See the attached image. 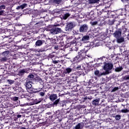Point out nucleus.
<instances>
[{"label":"nucleus","instance_id":"79ce46f5","mask_svg":"<svg viewBox=\"0 0 129 129\" xmlns=\"http://www.w3.org/2000/svg\"><path fill=\"white\" fill-rule=\"evenodd\" d=\"M54 14H60L61 13V10L60 9H56L53 10Z\"/></svg>","mask_w":129,"mask_h":129},{"label":"nucleus","instance_id":"9b49d317","mask_svg":"<svg viewBox=\"0 0 129 129\" xmlns=\"http://www.w3.org/2000/svg\"><path fill=\"white\" fill-rule=\"evenodd\" d=\"M57 96L56 94H48V98L51 101H55L57 99Z\"/></svg>","mask_w":129,"mask_h":129},{"label":"nucleus","instance_id":"bb28decb","mask_svg":"<svg viewBox=\"0 0 129 129\" xmlns=\"http://www.w3.org/2000/svg\"><path fill=\"white\" fill-rule=\"evenodd\" d=\"M31 91H32L33 93H38V92H40V91H42V88H39V89L32 88L31 90Z\"/></svg>","mask_w":129,"mask_h":129},{"label":"nucleus","instance_id":"de8ad7c7","mask_svg":"<svg viewBox=\"0 0 129 129\" xmlns=\"http://www.w3.org/2000/svg\"><path fill=\"white\" fill-rule=\"evenodd\" d=\"M76 60H78V58L77 57V56L76 57H74L73 59L71 60V62H75Z\"/></svg>","mask_w":129,"mask_h":129},{"label":"nucleus","instance_id":"dca6fc26","mask_svg":"<svg viewBox=\"0 0 129 129\" xmlns=\"http://www.w3.org/2000/svg\"><path fill=\"white\" fill-rule=\"evenodd\" d=\"M73 71V69L71 68H67L63 71V74H70Z\"/></svg>","mask_w":129,"mask_h":129},{"label":"nucleus","instance_id":"ea45409f","mask_svg":"<svg viewBox=\"0 0 129 129\" xmlns=\"http://www.w3.org/2000/svg\"><path fill=\"white\" fill-rule=\"evenodd\" d=\"M22 97H24L25 98H28V97H31V94L26 93L22 95Z\"/></svg>","mask_w":129,"mask_h":129},{"label":"nucleus","instance_id":"a878e982","mask_svg":"<svg viewBox=\"0 0 129 129\" xmlns=\"http://www.w3.org/2000/svg\"><path fill=\"white\" fill-rule=\"evenodd\" d=\"M89 17L90 20H94L95 19V16H94V12L93 11H91L89 14Z\"/></svg>","mask_w":129,"mask_h":129},{"label":"nucleus","instance_id":"c9c22d12","mask_svg":"<svg viewBox=\"0 0 129 129\" xmlns=\"http://www.w3.org/2000/svg\"><path fill=\"white\" fill-rule=\"evenodd\" d=\"M71 14L69 13H66L65 14H63V15H62V19L63 20H67V19L68 18H69V17H70Z\"/></svg>","mask_w":129,"mask_h":129},{"label":"nucleus","instance_id":"412c9836","mask_svg":"<svg viewBox=\"0 0 129 129\" xmlns=\"http://www.w3.org/2000/svg\"><path fill=\"white\" fill-rule=\"evenodd\" d=\"M94 80L93 79H90L88 83L89 88H91V87H94Z\"/></svg>","mask_w":129,"mask_h":129},{"label":"nucleus","instance_id":"ddd939ff","mask_svg":"<svg viewBox=\"0 0 129 129\" xmlns=\"http://www.w3.org/2000/svg\"><path fill=\"white\" fill-rule=\"evenodd\" d=\"M89 39H90L89 36L85 35L82 37V39H80V41H81V42H82L83 43H87L88 41L89 40Z\"/></svg>","mask_w":129,"mask_h":129},{"label":"nucleus","instance_id":"f3484780","mask_svg":"<svg viewBox=\"0 0 129 129\" xmlns=\"http://www.w3.org/2000/svg\"><path fill=\"white\" fill-rule=\"evenodd\" d=\"M76 73H75L74 75L73 74L70 77V79L72 81V82H77V76L75 74Z\"/></svg>","mask_w":129,"mask_h":129},{"label":"nucleus","instance_id":"e433bc0d","mask_svg":"<svg viewBox=\"0 0 129 129\" xmlns=\"http://www.w3.org/2000/svg\"><path fill=\"white\" fill-rule=\"evenodd\" d=\"M123 69V68L122 67H119L115 69V72H120V71H121Z\"/></svg>","mask_w":129,"mask_h":129},{"label":"nucleus","instance_id":"c03bdc74","mask_svg":"<svg viewBox=\"0 0 129 129\" xmlns=\"http://www.w3.org/2000/svg\"><path fill=\"white\" fill-rule=\"evenodd\" d=\"M121 112L123 113H127V112H129V110L127 109H124L121 110Z\"/></svg>","mask_w":129,"mask_h":129},{"label":"nucleus","instance_id":"2eb2a0df","mask_svg":"<svg viewBox=\"0 0 129 129\" xmlns=\"http://www.w3.org/2000/svg\"><path fill=\"white\" fill-rule=\"evenodd\" d=\"M42 100H43V99L42 98L35 99L32 100L31 105H33V104H38V103H40Z\"/></svg>","mask_w":129,"mask_h":129},{"label":"nucleus","instance_id":"f03ea898","mask_svg":"<svg viewBox=\"0 0 129 129\" xmlns=\"http://www.w3.org/2000/svg\"><path fill=\"white\" fill-rule=\"evenodd\" d=\"M89 47L85 46L84 49H82L78 53L77 58H78V61H82L83 59L86 58V53L88 51V48Z\"/></svg>","mask_w":129,"mask_h":129},{"label":"nucleus","instance_id":"1a4fd4ad","mask_svg":"<svg viewBox=\"0 0 129 129\" xmlns=\"http://www.w3.org/2000/svg\"><path fill=\"white\" fill-rule=\"evenodd\" d=\"M122 30H123V29H118L113 34L114 37H115L116 39H118V38L121 37V32H122Z\"/></svg>","mask_w":129,"mask_h":129},{"label":"nucleus","instance_id":"39448f33","mask_svg":"<svg viewBox=\"0 0 129 129\" xmlns=\"http://www.w3.org/2000/svg\"><path fill=\"white\" fill-rule=\"evenodd\" d=\"M32 82V81H30L29 80H25L24 86L25 87L26 90H32L33 89Z\"/></svg>","mask_w":129,"mask_h":129},{"label":"nucleus","instance_id":"13d9d810","mask_svg":"<svg viewBox=\"0 0 129 129\" xmlns=\"http://www.w3.org/2000/svg\"><path fill=\"white\" fill-rule=\"evenodd\" d=\"M21 89H22V88H18V89L16 91V93H19L21 92Z\"/></svg>","mask_w":129,"mask_h":129},{"label":"nucleus","instance_id":"37998d69","mask_svg":"<svg viewBox=\"0 0 129 129\" xmlns=\"http://www.w3.org/2000/svg\"><path fill=\"white\" fill-rule=\"evenodd\" d=\"M61 2H62V0H54L53 1L54 4H56L57 5H60V4H61Z\"/></svg>","mask_w":129,"mask_h":129},{"label":"nucleus","instance_id":"09e8293b","mask_svg":"<svg viewBox=\"0 0 129 129\" xmlns=\"http://www.w3.org/2000/svg\"><path fill=\"white\" fill-rule=\"evenodd\" d=\"M7 81L9 84H13V83H15V81L12 80H8Z\"/></svg>","mask_w":129,"mask_h":129},{"label":"nucleus","instance_id":"338daca9","mask_svg":"<svg viewBox=\"0 0 129 129\" xmlns=\"http://www.w3.org/2000/svg\"><path fill=\"white\" fill-rule=\"evenodd\" d=\"M66 111H65V114H67V113H69V112H70V111H68L67 110H65Z\"/></svg>","mask_w":129,"mask_h":129},{"label":"nucleus","instance_id":"c756f323","mask_svg":"<svg viewBox=\"0 0 129 129\" xmlns=\"http://www.w3.org/2000/svg\"><path fill=\"white\" fill-rule=\"evenodd\" d=\"M76 129H81L83 128V123H79L75 126Z\"/></svg>","mask_w":129,"mask_h":129},{"label":"nucleus","instance_id":"4c0bfd02","mask_svg":"<svg viewBox=\"0 0 129 129\" xmlns=\"http://www.w3.org/2000/svg\"><path fill=\"white\" fill-rule=\"evenodd\" d=\"M45 94H46V92L44 91H43L42 92L41 91L39 92L38 94L39 96H41V97H44V96H45Z\"/></svg>","mask_w":129,"mask_h":129},{"label":"nucleus","instance_id":"9d476101","mask_svg":"<svg viewBox=\"0 0 129 129\" xmlns=\"http://www.w3.org/2000/svg\"><path fill=\"white\" fill-rule=\"evenodd\" d=\"M102 13H107L108 15H111V16H114V15L111 14L113 12L109 10V7H105L104 9H102Z\"/></svg>","mask_w":129,"mask_h":129},{"label":"nucleus","instance_id":"4be33fe9","mask_svg":"<svg viewBox=\"0 0 129 129\" xmlns=\"http://www.w3.org/2000/svg\"><path fill=\"white\" fill-rule=\"evenodd\" d=\"M44 43H45V40H38L35 43V46H42Z\"/></svg>","mask_w":129,"mask_h":129},{"label":"nucleus","instance_id":"72a5a7b5","mask_svg":"<svg viewBox=\"0 0 129 129\" xmlns=\"http://www.w3.org/2000/svg\"><path fill=\"white\" fill-rule=\"evenodd\" d=\"M86 56L89 57L88 59L90 61V63H93V61H94V58H92V56H91V55H90V54H86Z\"/></svg>","mask_w":129,"mask_h":129},{"label":"nucleus","instance_id":"393cba45","mask_svg":"<svg viewBox=\"0 0 129 129\" xmlns=\"http://www.w3.org/2000/svg\"><path fill=\"white\" fill-rule=\"evenodd\" d=\"M100 0H88L89 5H94V4H98Z\"/></svg>","mask_w":129,"mask_h":129},{"label":"nucleus","instance_id":"680f3d73","mask_svg":"<svg viewBox=\"0 0 129 129\" xmlns=\"http://www.w3.org/2000/svg\"><path fill=\"white\" fill-rule=\"evenodd\" d=\"M4 12H5V11H4V10L1 11H0V16H2L4 14Z\"/></svg>","mask_w":129,"mask_h":129},{"label":"nucleus","instance_id":"4468645a","mask_svg":"<svg viewBox=\"0 0 129 129\" xmlns=\"http://www.w3.org/2000/svg\"><path fill=\"white\" fill-rule=\"evenodd\" d=\"M99 101H100V98H99L94 99L92 102V104L95 105V106H97V105H99Z\"/></svg>","mask_w":129,"mask_h":129},{"label":"nucleus","instance_id":"052dcab7","mask_svg":"<svg viewBox=\"0 0 129 129\" xmlns=\"http://www.w3.org/2000/svg\"><path fill=\"white\" fill-rule=\"evenodd\" d=\"M13 89H14V90H15V91H16V92H17V90L18 89H19V87H14V88H13Z\"/></svg>","mask_w":129,"mask_h":129},{"label":"nucleus","instance_id":"6ab92c4d","mask_svg":"<svg viewBox=\"0 0 129 129\" xmlns=\"http://www.w3.org/2000/svg\"><path fill=\"white\" fill-rule=\"evenodd\" d=\"M25 73H27V70L26 69L20 70L18 72V76L20 77L24 76Z\"/></svg>","mask_w":129,"mask_h":129},{"label":"nucleus","instance_id":"f8f14e48","mask_svg":"<svg viewBox=\"0 0 129 129\" xmlns=\"http://www.w3.org/2000/svg\"><path fill=\"white\" fill-rule=\"evenodd\" d=\"M94 74L96 76H97V77H101V76H103L105 75V74H104V72H100L99 70H96L94 71Z\"/></svg>","mask_w":129,"mask_h":129},{"label":"nucleus","instance_id":"58836bf2","mask_svg":"<svg viewBox=\"0 0 129 129\" xmlns=\"http://www.w3.org/2000/svg\"><path fill=\"white\" fill-rule=\"evenodd\" d=\"M53 105H54V104L48 103V104L44 105V106L45 107H46V108H51Z\"/></svg>","mask_w":129,"mask_h":129},{"label":"nucleus","instance_id":"5fc2aeb1","mask_svg":"<svg viewBox=\"0 0 129 129\" xmlns=\"http://www.w3.org/2000/svg\"><path fill=\"white\" fill-rule=\"evenodd\" d=\"M6 9V6L5 5H1L0 6V10H5Z\"/></svg>","mask_w":129,"mask_h":129},{"label":"nucleus","instance_id":"a18cd8bd","mask_svg":"<svg viewBox=\"0 0 129 129\" xmlns=\"http://www.w3.org/2000/svg\"><path fill=\"white\" fill-rule=\"evenodd\" d=\"M7 60H8V57H5V56H4V57H2L1 59V62H6V61H7Z\"/></svg>","mask_w":129,"mask_h":129},{"label":"nucleus","instance_id":"a211bd4d","mask_svg":"<svg viewBox=\"0 0 129 129\" xmlns=\"http://www.w3.org/2000/svg\"><path fill=\"white\" fill-rule=\"evenodd\" d=\"M55 115L57 118H61L62 117V115H63V112L60 110H58L56 111Z\"/></svg>","mask_w":129,"mask_h":129},{"label":"nucleus","instance_id":"c85d7f7f","mask_svg":"<svg viewBox=\"0 0 129 129\" xmlns=\"http://www.w3.org/2000/svg\"><path fill=\"white\" fill-rule=\"evenodd\" d=\"M23 13L25 15H30V14H32V10L30 9H27L23 11Z\"/></svg>","mask_w":129,"mask_h":129},{"label":"nucleus","instance_id":"e2e57ef3","mask_svg":"<svg viewBox=\"0 0 129 129\" xmlns=\"http://www.w3.org/2000/svg\"><path fill=\"white\" fill-rule=\"evenodd\" d=\"M51 129H58V126L56 125V126H54L52 128H51Z\"/></svg>","mask_w":129,"mask_h":129},{"label":"nucleus","instance_id":"423d86ee","mask_svg":"<svg viewBox=\"0 0 129 129\" xmlns=\"http://www.w3.org/2000/svg\"><path fill=\"white\" fill-rule=\"evenodd\" d=\"M74 27H75V24H74V22H69L67 24L65 30L66 32H70Z\"/></svg>","mask_w":129,"mask_h":129},{"label":"nucleus","instance_id":"473e14b6","mask_svg":"<svg viewBox=\"0 0 129 129\" xmlns=\"http://www.w3.org/2000/svg\"><path fill=\"white\" fill-rule=\"evenodd\" d=\"M117 39V43L120 44V43H122V42H124V38L123 37H120Z\"/></svg>","mask_w":129,"mask_h":129},{"label":"nucleus","instance_id":"cd10ccee","mask_svg":"<svg viewBox=\"0 0 129 129\" xmlns=\"http://www.w3.org/2000/svg\"><path fill=\"white\" fill-rule=\"evenodd\" d=\"M46 117H47L48 118H50L52 119L53 118V117H54V115L52 114V113L50 112H47L46 113Z\"/></svg>","mask_w":129,"mask_h":129},{"label":"nucleus","instance_id":"2f4dec72","mask_svg":"<svg viewBox=\"0 0 129 129\" xmlns=\"http://www.w3.org/2000/svg\"><path fill=\"white\" fill-rule=\"evenodd\" d=\"M81 39V37H78L77 38H76V37H75V39H74L73 41H72L71 42V44H72V45H74V44H76V45H77V40Z\"/></svg>","mask_w":129,"mask_h":129},{"label":"nucleus","instance_id":"864d4df0","mask_svg":"<svg viewBox=\"0 0 129 129\" xmlns=\"http://www.w3.org/2000/svg\"><path fill=\"white\" fill-rule=\"evenodd\" d=\"M76 69L77 70H80L81 69V65H78L76 67Z\"/></svg>","mask_w":129,"mask_h":129},{"label":"nucleus","instance_id":"7c9ffc66","mask_svg":"<svg viewBox=\"0 0 129 129\" xmlns=\"http://www.w3.org/2000/svg\"><path fill=\"white\" fill-rule=\"evenodd\" d=\"M34 81L35 82H39V83H42V82H43L42 79L39 77H35L34 78Z\"/></svg>","mask_w":129,"mask_h":129},{"label":"nucleus","instance_id":"0e129e2a","mask_svg":"<svg viewBox=\"0 0 129 129\" xmlns=\"http://www.w3.org/2000/svg\"><path fill=\"white\" fill-rule=\"evenodd\" d=\"M20 117H22V115L18 114L17 115L16 118H20Z\"/></svg>","mask_w":129,"mask_h":129},{"label":"nucleus","instance_id":"69168bd1","mask_svg":"<svg viewBox=\"0 0 129 129\" xmlns=\"http://www.w3.org/2000/svg\"><path fill=\"white\" fill-rule=\"evenodd\" d=\"M58 48H59V46H58V45L55 46L54 47V50H58Z\"/></svg>","mask_w":129,"mask_h":129},{"label":"nucleus","instance_id":"b1692460","mask_svg":"<svg viewBox=\"0 0 129 129\" xmlns=\"http://www.w3.org/2000/svg\"><path fill=\"white\" fill-rule=\"evenodd\" d=\"M34 78H35V76L32 74H30L25 80H30V81H32Z\"/></svg>","mask_w":129,"mask_h":129},{"label":"nucleus","instance_id":"603ef678","mask_svg":"<svg viewBox=\"0 0 129 129\" xmlns=\"http://www.w3.org/2000/svg\"><path fill=\"white\" fill-rule=\"evenodd\" d=\"M36 25H38V27H41V26H42V23H41V22H37V23H36L35 24V26H36Z\"/></svg>","mask_w":129,"mask_h":129},{"label":"nucleus","instance_id":"49530a36","mask_svg":"<svg viewBox=\"0 0 129 129\" xmlns=\"http://www.w3.org/2000/svg\"><path fill=\"white\" fill-rule=\"evenodd\" d=\"M115 118L116 120H119L120 119V115H115Z\"/></svg>","mask_w":129,"mask_h":129},{"label":"nucleus","instance_id":"6e6d98bb","mask_svg":"<svg viewBox=\"0 0 129 129\" xmlns=\"http://www.w3.org/2000/svg\"><path fill=\"white\" fill-rule=\"evenodd\" d=\"M123 79H124V80H129V75L124 77Z\"/></svg>","mask_w":129,"mask_h":129},{"label":"nucleus","instance_id":"f704fd0d","mask_svg":"<svg viewBox=\"0 0 129 129\" xmlns=\"http://www.w3.org/2000/svg\"><path fill=\"white\" fill-rule=\"evenodd\" d=\"M9 54H10V51L6 50L2 53V55L4 56V57H6L7 58Z\"/></svg>","mask_w":129,"mask_h":129},{"label":"nucleus","instance_id":"bf43d9fd","mask_svg":"<svg viewBox=\"0 0 129 129\" xmlns=\"http://www.w3.org/2000/svg\"><path fill=\"white\" fill-rule=\"evenodd\" d=\"M102 13H103V12H102H102L100 11H98L97 14H98V15H99V16H100V15H101V14H102Z\"/></svg>","mask_w":129,"mask_h":129},{"label":"nucleus","instance_id":"3c124183","mask_svg":"<svg viewBox=\"0 0 129 129\" xmlns=\"http://www.w3.org/2000/svg\"><path fill=\"white\" fill-rule=\"evenodd\" d=\"M12 99L14 101H17V100H19V97H13L12 98Z\"/></svg>","mask_w":129,"mask_h":129},{"label":"nucleus","instance_id":"4d7b16f0","mask_svg":"<svg viewBox=\"0 0 129 129\" xmlns=\"http://www.w3.org/2000/svg\"><path fill=\"white\" fill-rule=\"evenodd\" d=\"M118 89V87H114L113 89H112V92H114V91H116V90H117Z\"/></svg>","mask_w":129,"mask_h":129},{"label":"nucleus","instance_id":"7ed1b4c3","mask_svg":"<svg viewBox=\"0 0 129 129\" xmlns=\"http://www.w3.org/2000/svg\"><path fill=\"white\" fill-rule=\"evenodd\" d=\"M47 30L49 31L50 34L53 35H56V34H59L62 32V29L60 28H58L56 26L52 27V25H49L47 27Z\"/></svg>","mask_w":129,"mask_h":129},{"label":"nucleus","instance_id":"8fccbe9b","mask_svg":"<svg viewBox=\"0 0 129 129\" xmlns=\"http://www.w3.org/2000/svg\"><path fill=\"white\" fill-rule=\"evenodd\" d=\"M89 99L90 100H91L92 99V97L91 96H89L88 97H85V99H83V101H85V99Z\"/></svg>","mask_w":129,"mask_h":129},{"label":"nucleus","instance_id":"6e6552de","mask_svg":"<svg viewBox=\"0 0 129 129\" xmlns=\"http://www.w3.org/2000/svg\"><path fill=\"white\" fill-rule=\"evenodd\" d=\"M88 25L87 24H83L81 25L79 28L80 33H86L88 31Z\"/></svg>","mask_w":129,"mask_h":129},{"label":"nucleus","instance_id":"20e7f679","mask_svg":"<svg viewBox=\"0 0 129 129\" xmlns=\"http://www.w3.org/2000/svg\"><path fill=\"white\" fill-rule=\"evenodd\" d=\"M53 105H57L58 104V106L60 107H64V106H66V103L64 101H60V98H58L54 101L53 103Z\"/></svg>","mask_w":129,"mask_h":129},{"label":"nucleus","instance_id":"aec40b11","mask_svg":"<svg viewBox=\"0 0 129 129\" xmlns=\"http://www.w3.org/2000/svg\"><path fill=\"white\" fill-rule=\"evenodd\" d=\"M52 62L54 64H58L59 66H61L62 64H64V60H52Z\"/></svg>","mask_w":129,"mask_h":129},{"label":"nucleus","instance_id":"774afa93","mask_svg":"<svg viewBox=\"0 0 129 129\" xmlns=\"http://www.w3.org/2000/svg\"><path fill=\"white\" fill-rule=\"evenodd\" d=\"M58 96H59V97L61 96V97H62V96H64V94H59Z\"/></svg>","mask_w":129,"mask_h":129},{"label":"nucleus","instance_id":"a19ab883","mask_svg":"<svg viewBox=\"0 0 129 129\" xmlns=\"http://www.w3.org/2000/svg\"><path fill=\"white\" fill-rule=\"evenodd\" d=\"M98 23V22L97 21H94V22H91L90 23V25H91V26H96V25H97V24Z\"/></svg>","mask_w":129,"mask_h":129},{"label":"nucleus","instance_id":"0eeeda50","mask_svg":"<svg viewBox=\"0 0 129 129\" xmlns=\"http://www.w3.org/2000/svg\"><path fill=\"white\" fill-rule=\"evenodd\" d=\"M103 57L104 56L97 59V62L98 63H96L93 65L94 68L100 67V66H101V65L104 63V61H103Z\"/></svg>","mask_w":129,"mask_h":129},{"label":"nucleus","instance_id":"5701e85b","mask_svg":"<svg viewBox=\"0 0 129 129\" xmlns=\"http://www.w3.org/2000/svg\"><path fill=\"white\" fill-rule=\"evenodd\" d=\"M28 7V4H23L17 7V10H23V9H25V8H27Z\"/></svg>","mask_w":129,"mask_h":129},{"label":"nucleus","instance_id":"f257e3e1","mask_svg":"<svg viewBox=\"0 0 129 129\" xmlns=\"http://www.w3.org/2000/svg\"><path fill=\"white\" fill-rule=\"evenodd\" d=\"M104 66L103 67V70L105 71L104 73L105 75H107V74H109V73H111V70L113 68V64L111 62H106L104 61Z\"/></svg>","mask_w":129,"mask_h":129}]
</instances>
